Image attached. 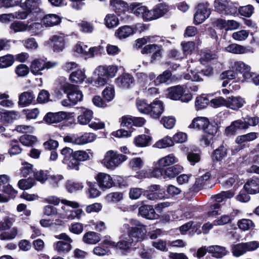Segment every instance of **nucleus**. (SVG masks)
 I'll return each instance as SVG.
<instances>
[{"instance_id":"obj_1","label":"nucleus","mask_w":259,"mask_h":259,"mask_svg":"<svg viewBox=\"0 0 259 259\" xmlns=\"http://www.w3.org/2000/svg\"><path fill=\"white\" fill-rule=\"evenodd\" d=\"M128 222L132 227H130L128 224L125 223L121 228V231H127L126 234L127 237L135 244L144 240L146 238L147 233L146 226L136 219H130Z\"/></svg>"},{"instance_id":"obj_2","label":"nucleus","mask_w":259,"mask_h":259,"mask_svg":"<svg viewBox=\"0 0 259 259\" xmlns=\"http://www.w3.org/2000/svg\"><path fill=\"white\" fill-rule=\"evenodd\" d=\"M117 71L118 67L115 65L99 66L94 71L95 74L97 76L94 85L97 87L105 85L109 78L115 76Z\"/></svg>"},{"instance_id":"obj_3","label":"nucleus","mask_w":259,"mask_h":259,"mask_svg":"<svg viewBox=\"0 0 259 259\" xmlns=\"http://www.w3.org/2000/svg\"><path fill=\"white\" fill-rule=\"evenodd\" d=\"M166 96L173 100H180L187 103L192 99V95L188 90L187 85H176L167 89Z\"/></svg>"},{"instance_id":"obj_4","label":"nucleus","mask_w":259,"mask_h":259,"mask_svg":"<svg viewBox=\"0 0 259 259\" xmlns=\"http://www.w3.org/2000/svg\"><path fill=\"white\" fill-rule=\"evenodd\" d=\"M126 159L125 155L119 154L117 151L109 150L105 153L101 163L107 169L114 170Z\"/></svg>"},{"instance_id":"obj_5","label":"nucleus","mask_w":259,"mask_h":259,"mask_svg":"<svg viewBox=\"0 0 259 259\" xmlns=\"http://www.w3.org/2000/svg\"><path fill=\"white\" fill-rule=\"evenodd\" d=\"M61 203L63 204L61 208L65 212L66 214L64 215H60L59 216L60 218L71 220L75 219L80 220L82 216L84 215V213L81 209L69 210L67 208V206H70L72 208H78L79 205L77 202L62 199Z\"/></svg>"},{"instance_id":"obj_6","label":"nucleus","mask_w":259,"mask_h":259,"mask_svg":"<svg viewBox=\"0 0 259 259\" xmlns=\"http://www.w3.org/2000/svg\"><path fill=\"white\" fill-rule=\"evenodd\" d=\"M56 61H46L41 58H36L32 61L30 65L31 72L35 75H41L42 71L50 69L58 65Z\"/></svg>"},{"instance_id":"obj_7","label":"nucleus","mask_w":259,"mask_h":259,"mask_svg":"<svg viewBox=\"0 0 259 259\" xmlns=\"http://www.w3.org/2000/svg\"><path fill=\"white\" fill-rule=\"evenodd\" d=\"M55 238L58 239L65 241H58L53 244L54 249L58 253L63 254L69 252L72 248L71 243L72 242V239L66 233H61L58 235L55 236Z\"/></svg>"},{"instance_id":"obj_8","label":"nucleus","mask_w":259,"mask_h":259,"mask_svg":"<svg viewBox=\"0 0 259 259\" xmlns=\"http://www.w3.org/2000/svg\"><path fill=\"white\" fill-rule=\"evenodd\" d=\"M61 89L64 93H67V98L73 105L82 100L83 95L81 92L73 84L66 82L61 85Z\"/></svg>"},{"instance_id":"obj_9","label":"nucleus","mask_w":259,"mask_h":259,"mask_svg":"<svg viewBox=\"0 0 259 259\" xmlns=\"http://www.w3.org/2000/svg\"><path fill=\"white\" fill-rule=\"evenodd\" d=\"M258 247L259 243L256 241L238 243L232 246V253L234 256L239 257L247 251L255 250Z\"/></svg>"},{"instance_id":"obj_10","label":"nucleus","mask_w":259,"mask_h":259,"mask_svg":"<svg viewBox=\"0 0 259 259\" xmlns=\"http://www.w3.org/2000/svg\"><path fill=\"white\" fill-rule=\"evenodd\" d=\"M214 7L216 11L225 15H233L237 12V8L232 6L230 0H214Z\"/></svg>"},{"instance_id":"obj_11","label":"nucleus","mask_w":259,"mask_h":259,"mask_svg":"<svg viewBox=\"0 0 259 259\" xmlns=\"http://www.w3.org/2000/svg\"><path fill=\"white\" fill-rule=\"evenodd\" d=\"M144 195L150 200L162 199L165 198V191L158 185H153L148 187L144 192Z\"/></svg>"},{"instance_id":"obj_12","label":"nucleus","mask_w":259,"mask_h":259,"mask_svg":"<svg viewBox=\"0 0 259 259\" xmlns=\"http://www.w3.org/2000/svg\"><path fill=\"white\" fill-rule=\"evenodd\" d=\"M210 14V11L209 9V5L207 3L199 4L194 16L195 24H199L202 23L209 16Z\"/></svg>"},{"instance_id":"obj_13","label":"nucleus","mask_w":259,"mask_h":259,"mask_svg":"<svg viewBox=\"0 0 259 259\" xmlns=\"http://www.w3.org/2000/svg\"><path fill=\"white\" fill-rule=\"evenodd\" d=\"M130 8L137 16L141 17L145 20H151V10H149L146 7L141 6L140 4L132 3Z\"/></svg>"},{"instance_id":"obj_14","label":"nucleus","mask_w":259,"mask_h":259,"mask_svg":"<svg viewBox=\"0 0 259 259\" xmlns=\"http://www.w3.org/2000/svg\"><path fill=\"white\" fill-rule=\"evenodd\" d=\"M95 178L99 187L102 190L110 189L114 187L115 182L113 181V178L107 174L100 172Z\"/></svg>"},{"instance_id":"obj_15","label":"nucleus","mask_w":259,"mask_h":259,"mask_svg":"<svg viewBox=\"0 0 259 259\" xmlns=\"http://www.w3.org/2000/svg\"><path fill=\"white\" fill-rule=\"evenodd\" d=\"M247 129L245 121L241 119L235 120L225 129V134L227 136L234 135L238 130Z\"/></svg>"},{"instance_id":"obj_16","label":"nucleus","mask_w":259,"mask_h":259,"mask_svg":"<svg viewBox=\"0 0 259 259\" xmlns=\"http://www.w3.org/2000/svg\"><path fill=\"white\" fill-rule=\"evenodd\" d=\"M148 114L153 118H158L162 113L164 107L163 103L156 99L150 104Z\"/></svg>"},{"instance_id":"obj_17","label":"nucleus","mask_w":259,"mask_h":259,"mask_svg":"<svg viewBox=\"0 0 259 259\" xmlns=\"http://www.w3.org/2000/svg\"><path fill=\"white\" fill-rule=\"evenodd\" d=\"M69 113L61 111L57 113H48L45 117L44 120L48 123H58L66 119Z\"/></svg>"},{"instance_id":"obj_18","label":"nucleus","mask_w":259,"mask_h":259,"mask_svg":"<svg viewBox=\"0 0 259 259\" xmlns=\"http://www.w3.org/2000/svg\"><path fill=\"white\" fill-rule=\"evenodd\" d=\"M245 103L244 98L240 96H231L227 98L226 107L234 110L242 108Z\"/></svg>"},{"instance_id":"obj_19","label":"nucleus","mask_w":259,"mask_h":259,"mask_svg":"<svg viewBox=\"0 0 259 259\" xmlns=\"http://www.w3.org/2000/svg\"><path fill=\"white\" fill-rule=\"evenodd\" d=\"M80 114L77 116V122L81 125H86L90 122L93 117V112L92 110L80 107Z\"/></svg>"},{"instance_id":"obj_20","label":"nucleus","mask_w":259,"mask_h":259,"mask_svg":"<svg viewBox=\"0 0 259 259\" xmlns=\"http://www.w3.org/2000/svg\"><path fill=\"white\" fill-rule=\"evenodd\" d=\"M233 68L242 74L245 79H248L252 77L253 73L250 72V67L242 61H237L234 63Z\"/></svg>"},{"instance_id":"obj_21","label":"nucleus","mask_w":259,"mask_h":259,"mask_svg":"<svg viewBox=\"0 0 259 259\" xmlns=\"http://www.w3.org/2000/svg\"><path fill=\"white\" fill-rule=\"evenodd\" d=\"M246 192L250 194H255L259 193V178L253 177L247 180L244 186Z\"/></svg>"},{"instance_id":"obj_22","label":"nucleus","mask_w":259,"mask_h":259,"mask_svg":"<svg viewBox=\"0 0 259 259\" xmlns=\"http://www.w3.org/2000/svg\"><path fill=\"white\" fill-rule=\"evenodd\" d=\"M35 96L32 92L26 91L19 96L18 104L21 107H26L35 101Z\"/></svg>"},{"instance_id":"obj_23","label":"nucleus","mask_w":259,"mask_h":259,"mask_svg":"<svg viewBox=\"0 0 259 259\" xmlns=\"http://www.w3.org/2000/svg\"><path fill=\"white\" fill-rule=\"evenodd\" d=\"M101 239V237L99 233L90 231L84 233L82 241L88 245H95L100 242Z\"/></svg>"},{"instance_id":"obj_24","label":"nucleus","mask_w":259,"mask_h":259,"mask_svg":"<svg viewBox=\"0 0 259 259\" xmlns=\"http://www.w3.org/2000/svg\"><path fill=\"white\" fill-rule=\"evenodd\" d=\"M139 213L143 217L149 220L156 219L158 215L151 205H144L139 208Z\"/></svg>"},{"instance_id":"obj_25","label":"nucleus","mask_w":259,"mask_h":259,"mask_svg":"<svg viewBox=\"0 0 259 259\" xmlns=\"http://www.w3.org/2000/svg\"><path fill=\"white\" fill-rule=\"evenodd\" d=\"M141 52L142 54L153 53L151 56V62H153L161 56V47L155 44L147 45L142 49Z\"/></svg>"},{"instance_id":"obj_26","label":"nucleus","mask_w":259,"mask_h":259,"mask_svg":"<svg viewBox=\"0 0 259 259\" xmlns=\"http://www.w3.org/2000/svg\"><path fill=\"white\" fill-rule=\"evenodd\" d=\"M134 82L133 77L130 74L124 73L116 79L117 85L122 89H128Z\"/></svg>"},{"instance_id":"obj_27","label":"nucleus","mask_w":259,"mask_h":259,"mask_svg":"<svg viewBox=\"0 0 259 259\" xmlns=\"http://www.w3.org/2000/svg\"><path fill=\"white\" fill-rule=\"evenodd\" d=\"M19 117V113L15 111H5L0 108V121L7 123L13 122Z\"/></svg>"},{"instance_id":"obj_28","label":"nucleus","mask_w":259,"mask_h":259,"mask_svg":"<svg viewBox=\"0 0 259 259\" xmlns=\"http://www.w3.org/2000/svg\"><path fill=\"white\" fill-rule=\"evenodd\" d=\"M61 22V17L56 14H53L46 15L42 19V24L46 27H53L57 25Z\"/></svg>"},{"instance_id":"obj_29","label":"nucleus","mask_w":259,"mask_h":259,"mask_svg":"<svg viewBox=\"0 0 259 259\" xmlns=\"http://www.w3.org/2000/svg\"><path fill=\"white\" fill-rule=\"evenodd\" d=\"M134 33V28L127 25L121 26L115 32V35L120 39H124Z\"/></svg>"},{"instance_id":"obj_30","label":"nucleus","mask_w":259,"mask_h":259,"mask_svg":"<svg viewBox=\"0 0 259 259\" xmlns=\"http://www.w3.org/2000/svg\"><path fill=\"white\" fill-rule=\"evenodd\" d=\"M168 11V7L164 4L157 5L151 10V20L163 16Z\"/></svg>"},{"instance_id":"obj_31","label":"nucleus","mask_w":259,"mask_h":259,"mask_svg":"<svg viewBox=\"0 0 259 259\" xmlns=\"http://www.w3.org/2000/svg\"><path fill=\"white\" fill-rule=\"evenodd\" d=\"M178 161V158L174 154H170L160 158L157 162L159 167H166L172 165Z\"/></svg>"},{"instance_id":"obj_32","label":"nucleus","mask_w":259,"mask_h":259,"mask_svg":"<svg viewBox=\"0 0 259 259\" xmlns=\"http://www.w3.org/2000/svg\"><path fill=\"white\" fill-rule=\"evenodd\" d=\"M53 42V49L55 52H59L62 51L65 47L64 37L62 35H54L50 39Z\"/></svg>"},{"instance_id":"obj_33","label":"nucleus","mask_w":259,"mask_h":259,"mask_svg":"<svg viewBox=\"0 0 259 259\" xmlns=\"http://www.w3.org/2000/svg\"><path fill=\"white\" fill-rule=\"evenodd\" d=\"M120 240L116 243L115 247L122 250H126L129 249L132 245L135 244L132 241L127 237V234L124 233L120 237Z\"/></svg>"},{"instance_id":"obj_34","label":"nucleus","mask_w":259,"mask_h":259,"mask_svg":"<svg viewBox=\"0 0 259 259\" xmlns=\"http://www.w3.org/2000/svg\"><path fill=\"white\" fill-rule=\"evenodd\" d=\"M210 177V174L206 172L203 176L196 179L194 185L195 189L200 190L203 188H206L209 185V180Z\"/></svg>"},{"instance_id":"obj_35","label":"nucleus","mask_w":259,"mask_h":259,"mask_svg":"<svg viewBox=\"0 0 259 259\" xmlns=\"http://www.w3.org/2000/svg\"><path fill=\"white\" fill-rule=\"evenodd\" d=\"M85 78L84 71L78 69L70 74L69 79L72 83L77 84L81 83Z\"/></svg>"},{"instance_id":"obj_36","label":"nucleus","mask_w":259,"mask_h":259,"mask_svg":"<svg viewBox=\"0 0 259 259\" xmlns=\"http://www.w3.org/2000/svg\"><path fill=\"white\" fill-rule=\"evenodd\" d=\"M183 169V167L180 165H175L165 168L164 169V179L173 178L180 173Z\"/></svg>"},{"instance_id":"obj_37","label":"nucleus","mask_w":259,"mask_h":259,"mask_svg":"<svg viewBox=\"0 0 259 259\" xmlns=\"http://www.w3.org/2000/svg\"><path fill=\"white\" fill-rule=\"evenodd\" d=\"M227 156V149L223 145L214 150L212 154L213 160L220 161Z\"/></svg>"},{"instance_id":"obj_38","label":"nucleus","mask_w":259,"mask_h":259,"mask_svg":"<svg viewBox=\"0 0 259 259\" xmlns=\"http://www.w3.org/2000/svg\"><path fill=\"white\" fill-rule=\"evenodd\" d=\"M208 252L217 258H221L226 254L225 247L219 245H212L208 247Z\"/></svg>"},{"instance_id":"obj_39","label":"nucleus","mask_w":259,"mask_h":259,"mask_svg":"<svg viewBox=\"0 0 259 259\" xmlns=\"http://www.w3.org/2000/svg\"><path fill=\"white\" fill-rule=\"evenodd\" d=\"M226 51L235 54H245L248 52V49L240 45L232 44L225 48Z\"/></svg>"},{"instance_id":"obj_40","label":"nucleus","mask_w":259,"mask_h":259,"mask_svg":"<svg viewBox=\"0 0 259 259\" xmlns=\"http://www.w3.org/2000/svg\"><path fill=\"white\" fill-rule=\"evenodd\" d=\"M63 140L66 143H70L74 145H82L85 144L83 134L80 136L68 135L64 137Z\"/></svg>"},{"instance_id":"obj_41","label":"nucleus","mask_w":259,"mask_h":259,"mask_svg":"<svg viewBox=\"0 0 259 259\" xmlns=\"http://www.w3.org/2000/svg\"><path fill=\"white\" fill-rule=\"evenodd\" d=\"M208 119L204 117H198L195 118L192 121L191 123L189 125L190 128H194L200 130L202 128L204 130V126L207 123Z\"/></svg>"},{"instance_id":"obj_42","label":"nucleus","mask_w":259,"mask_h":259,"mask_svg":"<svg viewBox=\"0 0 259 259\" xmlns=\"http://www.w3.org/2000/svg\"><path fill=\"white\" fill-rule=\"evenodd\" d=\"M239 211L236 210L230 215L225 214L221 216L219 219L215 220L213 223L214 225L222 226L229 223L233 219L234 217L238 214Z\"/></svg>"},{"instance_id":"obj_43","label":"nucleus","mask_w":259,"mask_h":259,"mask_svg":"<svg viewBox=\"0 0 259 259\" xmlns=\"http://www.w3.org/2000/svg\"><path fill=\"white\" fill-rule=\"evenodd\" d=\"M10 29L14 33L27 31L28 25L24 22L15 21L10 26Z\"/></svg>"},{"instance_id":"obj_44","label":"nucleus","mask_w":259,"mask_h":259,"mask_svg":"<svg viewBox=\"0 0 259 259\" xmlns=\"http://www.w3.org/2000/svg\"><path fill=\"white\" fill-rule=\"evenodd\" d=\"M14 56L11 54L0 57V68L9 67L14 64Z\"/></svg>"},{"instance_id":"obj_45","label":"nucleus","mask_w":259,"mask_h":259,"mask_svg":"<svg viewBox=\"0 0 259 259\" xmlns=\"http://www.w3.org/2000/svg\"><path fill=\"white\" fill-rule=\"evenodd\" d=\"M174 145L172 139L168 136H166L163 139L157 141L154 146L158 148H166L167 147H171Z\"/></svg>"},{"instance_id":"obj_46","label":"nucleus","mask_w":259,"mask_h":259,"mask_svg":"<svg viewBox=\"0 0 259 259\" xmlns=\"http://www.w3.org/2000/svg\"><path fill=\"white\" fill-rule=\"evenodd\" d=\"M238 228L242 231H245L253 229L254 227L253 222L249 219H241L238 221Z\"/></svg>"},{"instance_id":"obj_47","label":"nucleus","mask_w":259,"mask_h":259,"mask_svg":"<svg viewBox=\"0 0 259 259\" xmlns=\"http://www.w3.org/2000/svg\"><path fill=\"white\" fill-rule=\"evenodd\" d=\"M20 142L24 146H32L37 141V138L30 135H24L20 137Z\"/></svg>"},{"instance_id":"obj_48","label":"nucleus","mask_w":259,"mask_h":259,"mask_svg":"<svg viewBox=\"0 0 259 259\" xmlns=\"http://www.w3.org/2000/svg\"><path fill=\"white\" fill-rule=\"evenodd\" d=\"M151 140L150 136L142 135L136 137L134 140V143L138 147L147 146Z\"/></svg>"},{"instance_id":"obj_49","label":"nucleus","mask_w":259,"mask_h":259,"mask_svg":"<svg viewBox=\"0 0 259 259\" xmlns=\"http://www.w3.org/2000/svg\"><path fill=\"white\" fill-rule=\"evenodd\" d=\"M122 199L123 193L120 192L110 193L105 197V201L109 203L119 202Z\"/></svg>"},{"instance_id":"obj_50","label":"nucleus","mask_w":259,"mask_h":259,"mask_svg":"<svg viewBox=\"0 0 259 259\" xmlns=\"http://www.w3.org/2000/svg\"><path fill=\"white\" fill-rule=\"evenodd\" d=\"M39 4V0H26L24 3L21 4L20 7L29 12L36 10Z\"/></svg>"},{"instance_id":"obj_51","label":"nucleus","mask_w":259,"mask_h":259,"mask_svg":"<svg viewBox=\"0 0 259 259\" xmlns=\"http://www.w3.org/2000/svg\"><path fill=\"white\" fill-rule=\"evenodd\" d=\"M0 105L3 107H12L14 104L13 101L10 99L8 92L0 93Z\"/></svg>"},{"instance_id":"obj_52","label":"nucleus","mask_w":259,"mask_h":259,"mask_svg":"<svg viewBox=\"0 0 259 259\" xmlns=\"http://www.w3.org/2000/svg\"><path fill=\"white\" fill-rule=\"evenodd\" d=\"M171 76V73L170 71L166 70L164 71L162 74L157 77L156 79L154 80V83L156 85L167 83L170 80Z\"/></svg>"},{"instance_id":"obj_53","label":"nucleus","mask_w":259,"mask_h":259,"mask_svg":"<svg viewBox=\"0 0 259 259\" xmlns=\"http://www.w3.org/2000/svg\"><path fill=\"white\" fill-rule=\"evenodd\" d=\"M201 75V71H199L198 69H195L191 70L190 73L184 76V78L187 80L190 79L193 81H200L202 80Z\"/></svg>"},{"instance_id":"obj_54","label":"nucleus","mask_w":259,"mask_h":259,"mask_svg":"<svg viewBox=\"0 0 259 259\" xmlns=\"http://www.w3.org/2000/svg\"><path fill=\"white\" fill-rule=\"evenodd\" d=\"M18 234V229L17 227H13L10 231L2 233L0 235V239L12 240L14 239Z\"/></svg>"},{"instance_id":"obj_55","label":"nucleus","mask_w":259,"mask_h":259,"mask_svg":"<svg viewBox=\"0 0 259 259\" xmlns=\"http://www.w3.org/2000/svg\"><path fill=\"white\" fill-rule=\"evenodd\" d=\"M105 22L106 26L109 28L114 27L119 23L118 18L113 14L107 15L105 18Z\"/></svg>"},{"instance_id":"obj_56","label":"nucleus","mask_w":259,"mask_h":259,"mask_svg":"<svg viewBox=\"0 0 259 259\" xmlns=\"http://www.w3.org/2000/svg\"><path fill=\"white\" fill-rule=\"evenodd\" d=\"M64 177L61 175H53L50 176L48 178V182L50 185L53 188H56L62 183Z\"/></svg>"},{"instance_id":"obj_57","label":"nucleus","mask_w":259,"mask_h":259,"mask_svg":"<svg viewBox=\"0 0 259 259\" xmlns=\"http://www.w3.org/2000/svg\"><path fill=\"white\" fill-rule=\"evenodd\" d=\"M35 180L32 178L27 179H21L18 183L20 189L22 190H27L32 188L35 184Z\"/></svg>"},{"instance_id":"obj_58","label":"nucleus","mask_w":259,"mask_h":259,"mask_svg":"<svg viewBox=\"0 0 259 259\" xmlns=\"http://www.w3.org/2000/svg\"><path fill=\"white\" fill-rule=\"evenodd\" d=\"M15 72L18 77H23L27 75L29 72V69L26 65L20 64L16 66Z\"/></svg>"},{"instance_id":"obj_59","label":"nucleus","mask_w":259,"mask_h":259,"mask_svg":"<svg viewBox=\"0 0 259 259\" xmlns=\"http://www.w3.org/2000/svg\"><path fill=\"white\" fill-rule=\"evenodd\" d=\"M136 106L139 112L143 114H148L150 104L146 103L145 100L137 99L136 101Z\"/></svg>"},{"instance_id":"obj_60","label":"nucleus","mask_w":259,"mask_h":259,"mask_svg":"<svg viewBox=\"0 0 259 259\" xmlns=\"http://www.w3.org/2000/svg\"><path fill=\"white\" fill-rule=\"evenodd\" d=\"M160 38L158 36H148L142 38L138 39L136 41V45L139 47H141L142 45L147 42H156Z\"/></svg>"},{"instance_id":"obj_61","label":"nucleus","mask_w":259,"mask_h":259,"mask_svg":"<svg viewBox=\"0 0 259 259\" xmlns=\"http://www.w3.org/2000/svg\"><path fill=\"white\" fill-rule=\"evenodd\" d=\"M249 35V32L245 30H241L233 33L232 38L237 41H243L245 40Z\"/></svg>"},{"instance_id":"obj_62","label":"nucleus","mask_w":259,"mask_h":259,"mask_svg":"<svg viewBox=\"0 0 259 259\" xmlns=\"http://www.w3.org/2000/svg\"><path fill=\"white\" fill-rule=\"evenodd\" d=\"M15 222L14 217H6L4 218L3 221L1 222V230H6L9 229L14 223Z\"/></svg>"},{"instance_id":"obj_63","label":"nucleus","mask_w":259,"mask_h":259,"mask_svg":"<svg viewBox=\"0 0 259 259\" xmlns=\"http://www.w3.org/2000/svg\"><path fill=\"white\" fill-rule=\"evenodd\" d=\"M160 122L165 128L171 129L175 124L176 119L172 116H164L162 118Z\"/></svg>"},{"instance_id":"obj_64","label":"nucleus","mask_w":259,"mask_h":259,"mask_svg":"<svg viewBox=\"0 0 259 259\" xmlns=\"http://www.w3.org/2000/svg\"><path fill=\"white\" fill-rule=\"evenodd\" d=\"M10 146L8 152L11 155L19 154L21 152L22 149L19 145L17 141L14 140L11 141Z\"/></svg>"}]
</instances>
